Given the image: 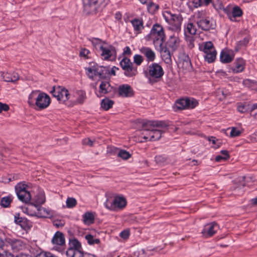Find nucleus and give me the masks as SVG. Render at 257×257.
Masks as SVG:
<instances>
[{
    "label": "nucleus",
    "instance_id": "9b49d317",
    "mask_svg": "<svg viewBox=\"0 0 257 257\" xmlns=\"http://www.w3.org/2000/svg\"><path fill=\"white\" fill-rule=\"evenodd\" d=\"M80 242L75 238L69 240V247L66 252L67 257H81L83 252Z\"/></svg>",
    "mask_w": 257,
    "mask_h": 257
},
{
    "label": "nucleus",
    "instance_id": "774afa93",
    "mask_svg": "<svg viewBox=\"0 0 257 257\" xmlns=\"http://www.w3.org/2000/svg\"><path fill=\"white\" fill-rule=\"evenodd\" d=\"M115 16H116V18L117 19H121V15L118 13H117L116 14H115Z\"/></svg>",
    "mask_w": 257,
    "mask_h": 257
},
{
    "label": "nucleus",
    "instance_id": "1a4fd4ad",
    "mask_svg": "<svg viewBox=\"0 0 257 257\" xmlns=\"http://www.w3.org/2000/svg\"><path fill=\"white\" fill-rule=\"evenodd\" d=\"M198 104V101L193 98H182L175 102L173 108L175 111L193 109L197 106Z\"/></svg>",
    "mask_w": 257,
    "mask_h": 257
},
{
    "label": "nucleus",
    "instance_id": "4d7b16f0",
    "mask_svg": "<svg viewBox=\"0 0 257 257\" xmlns=\"http://www.w3.org/2000/svg\"><path fill=\"white\" fill-rule=\"evenodd\" d=\"M9 109V106L6 104H4L2 102H0V113L3 111H8V110Z\"/></svg>",
    "mask_w": 257,
    "mask_h": 257
},
{
    "label": "nucleus",
    "instance_id": "f8f14e48",
    "mask_svg": "<svg viewBox=\"0 0 257 257\" xmlns=\"http://www.w3.org/2000/svg\"><path fill=\"white\" fill-rule=\"evenodd\" d=\"M105 207L111 211H117L123 209L126 205V200L123 196H117L114 197L111 201L107 200Z\"/></svg>",
    "mask_w": 257,
    "mask_h": 257
},
{
    "label": "nucleus",
    "instance_id": "20e7f679",
    "mask_svg": "<svg viewBox=\"0 0 257 257\" xmlns=\"http://www.w3.org/2000/svg\"><path fill=\"white\" fill-rule=\"evenodd\" d=\"M193 20L198 27L203 31H209L214 28V25L211 18L205 11H198L194 13Z\"/></svg>",
    "mask_w": 257,
    "mask_h": 257
},
{
    "label": "nucleus",
    "instance_id": "393cba45",
    "mask_svg": "<svg viewBox=\"0 0 257 257\" xmlns=\"http://www.w3.org/2000/svg\"><path fill=\"white\" fill-rule=\"evenodd\" d=\"M1 76L5 81L8 82H15L19 79V75L16 72H2Z\"/></svg>",
    "mask_w": 257,
    "mask_h": 257
},
{
    "label": "nucleus",
    "instance_id": "2eb2a0df",
    "mask_svg": "<svg viewBox=\"0 0 257 257\" xmlns=\"http://www.w3.org/2000/svg\"><path fill=\"white\" fill-rule=\"evenodd\" d=\"M53 96L61 103H64L70 99V94L67 89L65 88L58 86H54L51 91Z\"/></svg>",
    "mask_w": 257,
    "mask_h": 257
},
{
    "label": "nucleus",
    "instance_id": "a18cd8bd",
    "mask_svg": "<svg viewBox=\"0 0 257 257\" xmlns=\"http://www.w3.org/2000/svg\"><path fill=\"white\" fill-rule=\"evenodd\" d=\"M213 0H198L196 2H193L194 6L195 8H198L203 4L205 6H208L210 3H213Z\"/></svg>",
    "mask_w": 257,
    "mask_h": 257
},
{
    "label": "nucleus",
    "instance_id": "338daca9",
    "mask_svg": "<svg viewBox=\"0 0 257 257\" xmlns=\"http://www.w3.org/2000/svg\"><path fill=\"white\" fill-rule=\"evenodd\" d=\"M252 203L254 205H257V198L252 199L251 200Z\"/></svg>",
    "mask_w": 257,
    "mask_h": 257
},
{
    "label": "nucleus",
    "instance_id": "7ed1b4c3",
    "mask_svg": "<svg viewBox=\"0 0 257 257\" xmlns=\"http://www.w3.org/2000/svg\"><path fill=\"white\" fill-rule=\"evenodd\" d=\"M28 103L30 105H35L38 109L46 108L51 103L49 96L40 90H34L29 95Z\"/></svg>",
    "mask_w": 257,
    "mask_h": 257
},
{
    "label": "nucleus",
    "instance_id": "bb28decb",
    "mask_svg": "<svg viewBox=\"0 0 257 257\" xmlns=\"http://www.w3.org/2000/svg\"><path fill=\"white\" fill-rule=\"evenodd\" d=\"M160 48L161 56L162 60L166 64H170L172 62L171 52L166 47H159Z\"/></svg>",
    "mask_w": 257,
    "mask_h": 257
},
{
    "label": "nucleus",
    "instance_id": "8fccbe9b",
    "mask_svg": "<svg viewBox=\"0 0 257 257\" xmlns=\"http://www.w3.org/2000/svg\"><path fill=\"white\" fill-rule=\"evenodd\" d=\"M143 61L144 59L140 55L136 54L134 56V62L137 65H140Z\"/></svg>",
    "mask_w": 257,
    "mask_h": 257
},
{
    "label": "nucleus",
    "instance_id": "9d476101",
    "mask_svg": "<svg viewBox=\"0 0 257 257\" xmlns=\"http://www.w3.org/2000/svg\"><path fill=\"white\" fill-rule=\"evenodd\" d=\"M109 0H83L84 11L87 14L95 13L100 7H105Z\"/></svg>",
    "mask_w": 257,
    "mask_h": 257
},
{
    "label": "nucleus",
    "instance_id": "4c0bfd02",
    "mask_svg": "<svg viewBox=\"0 0 257 257\" xmlns=\"http://www.w3.org/2000/svg\"><path fill=\"white\" fill-rule=\"evenodd\" d=\"M99 93L106 94L110 91V85L107 82H102L99 86Z\"/></svg>",
    "mask_w": 257,
    "mask_h": 257
},
{
    "label": "nucleus",
    "instance_id": "c9c22d12",
    "mask_svg": "<svg viewBox=\"0 0 257 257\" xmlns=\"http://www.w3.org/2000/svg\"><path fill=\"white\" fill-rule=\"evenodd\" d=\"M113 104V101L107 98L102 100L101 102V107L104 110H107L112 107Z\"/></svg>",
    "mask_w": 257,
    "mask_h": 257
},
{
    "label": "nucleus",
    "instance_id": "ddd939ff",
    "mask_svg": "<svg viewBox=\"0 0 257 257\" xmlns=\"http://www.w3.org/2000/svg\"><path fill=\"white\" fill-rule=\"evenodd\" d=\"M27 185L24 182H21L15 186V190L17 196L20 200L28 203L31 200V195L27 189Z\"/></svg>",
    "mask_w": 257,
    "mask_h": 257
},
{
    "label": "nucleus",
    "instance_id": "3c124183",
    "mask_svg": "<svg viewBox=\"0 0 257 257\" xmlns=\"http://www.w3.org/2000/svg\"><path fill=\"white\" fill-rule=\"evenodd\" d=\"M89 53L90 52L88 49L83 48L81 49L79 53V55L81 57H83L84 58H87L88 57V55L89 54Z\"/></svg>",
    "mask_w": 257,
    "mask_h": 257
},
{
    "label": "nucleus",
    "instance_id": "4468645a",
    "mask_svg": "<svg viewBox=\"0 0 257 257\" xmlns=\"http://www.w3.org/2000/svg\"><path fill=\"white\" fill-rule=\"evenodd\" d=\"M51 243L53 245L52 250L63 252L65 246V239L63 233L57 231L51 239Z\"/></svg>",
    "mask_w": 257,
    "mask_h": 257
},
{
    "label": "nucleus",
    "instance_id": "13d9d810",
    "mask_svg": "<svg viewBox=\"0 0 257 257\" xmlns=\"http://www.w3.org/2000/svg\"><path fill=\"white\" fill-rule=\"evenodd\" d=\"M249 42V39L248 38H245L244 39L239 42L240 45L241 46H245Z\"/></svg>",
    "mask_w": 257,
    "mask_h": 257
},
{
    "label": "nucleus",
    "instance_id": "58836bf2",
    "mask_svg": "<svg viewBox=\"0 0 257 257\" xmlns=\"http://www.w3.org/2000/svg\"><path fill=\"white\" fill-rule=\"evenodd\" d=\"M85 239L88 243L90 245L99 244L100 242V239L96 238L91 234H88L85 236Z\"/></svg>",
    "mask_w": 257,
    "mask_h": 257
},
{
    "label": "nucleus",
    "instance_id": "aec40b11",
    "mask_svg": "<svg viewBox=\"0 0 257 257\" xmlns=\"http://www.w3.org/2000/svg\"><path fill=\"white\" fill-rule=\"evenodd\" d=\"M178 64L185 70H189L191 66V63L189 57L184 53L179 54Z\"/></svg>",
    "mask_w": 257,
    "mask_h": 257
},
{
    "label": "nucleus",
    "instance_id": "2f4dec72",
    "mask_svg": "<svg viewBox=\"0 0 257 257\" xmlns=\"http://www.w3.org/2000/svg\"><path fill=\"white\" fill-rule=\"evenodd\" d=\"M36 206L43 204L45 202V196L43 192H39L33 199Z\"/></svg>",
    "mask_w": 257,
    "mask_h": 257
},
{
    "label": "nucleus",
    "instance_id": "864d4df0",
    "mask_svg": "<svg viewBox=\"0 0 257 257\" xmlns=\"http://www.w3.org/2000/svg\"><path fill=\"white\" fill-rule=\"evenodd\" d=\"M130 231L129 230H123L122 231H121L120 233V236L124 239H127L130 236Z\"/></svg>",
    "mask_w": 257,
    "mask_h": 257
},
{
    "label": "nucleus",
    "instance_id": "f3484780",
    "mask_svg": "<svg viewBox=\"0 0 257 257\" xmlns=\"http://www.w3.org/2000/svg\"><path fill=\"white\" fill-rule=\"evenodd\" d=\"M167 15H164L166 21L174 27L173 29L175 30L176 31H180L183 20L181 16L179 14H173L170 12H167Z\"/></svg>",
    "mask_w": 257,
    "mask_h": 257
},
{
    "label": "nucleus",
    "instance_id": "6e6552de",
    "mask_svg": "<svg viewBox=\"0 0 257 257\" xmlns=\"http://www.w3.org/2000/svg\"><path fill=\"white\" fill-rule=\"evenodd\" d=\"M200 50L204 53L205 60L209 63L213 62L216 57L217 52L211 41L203 43L199 47Z\"/></svg>",
    "mask_w": 257,
    "mask_h": 257
},
{
    "label": "nucleus",
    "instance_id": "e433bc0d",
    "mask_svg": "<svg viewBox=\"0 0 257 257\" xmlns=\"http://www.w3.org/2000/svg\"><path fill=\"white\" fill-rule=\"evenodd\" d=\"M196 32V28L193 23H190L187 24L185 29V35L188 33L191 35H195Z\"/></svg>",
    "mask_w": 257,
    "mask_h": 257
},
{
    "label": "nucleus",
    "instance_id": "37998d69",
    "mask_svg": "<svg viewBox=\"0 0 257 257\" xmlns=\"http://www.w3.org/2000/svg\"><path fill=\"white\" fill-rule=\"evenodd\" d=\"M12 201V199L10 196L3 197L0 201V204L4 207H8L9 206Z\"/></svg>",
    "mask_w": 257,
    "mask_h": 257
},
{
    "label": "nucleus",
    "instance_id": "603ef678",
    "mask_svg": "<svg viewBox=\"0 0 257 257\" xmlns=\"http://www.w3.org/2000/svg\"><path fill=\"white\" fill-rule=\"evenodd\" d=\"M94 141L89 138H86L83 140L82 144L83 145L88 146L89 147L93 146Z\"/></svg>",
    "mask_w": 257,
    "mask_h": 257
},
{
    "label": "nucleus",
    "instance_id": "6e6d98bb",
    "mask_svg": "<svg viewBox=\"0 0 257 257\" xmlns=\"http://www.w3.org/2000/svg\"><path fill=\"white\" fill-rule=\"evenodd\" d=\"M36 257H57L49 252H41L38 254Z\"/></svg>",
    "mask_w": 257,
    "mask_h": 257
},
{
    "label": "nucleus",
    "instance_id": "f704fd0d",
    "mask_svg": "<svg viewBox=\"0 0 257 257\" xmlns=\"http://www.w3.org/2000/svg\"><path fill=\"white\" fill-rule=\"evenodd\" d=\"M83 220L85 224H92L94 222V216L91 212H86L83 215Z\"/></svg>",
    "mask_w": 257,
    "mask_h": 257
},
{
    "label": "nucleus",
    "instance_id": "bf43d9fd",
    "mask_svg": "<svg viewBox=\"0 0 257 257\" xmlns=\"http://www.w3.org/2000/svg\"><path fill=\"white\" fill-rule=\"evenodd\" d=\"M54 225H55L56 226L59 227H62L64 226V223H63L62 222H61V221H59V222H54Z\"/></svg>",
    "mask_w": 257,
    "mask_h": 257
},
{
    "label": "nucleus",
    "instance_id": "0e129e2a",
    "mask_svg": "<svg viewBox=\"0 0 257 257\" xmlns=\"http://www.w3.org/2000/svg\"><path fill=\"white\" fill-rule=\"evenodd\" d=\"M116 69L118 70V69L115 67H113L111 70L110 73L113 75H115Z\"/></svg>",
    "mask_w": 257,
    "mask_h": 257
},
{
    "label": "nucleus",
    "instance_id": "72a5a7b5",
    "mask_svg": "<svg viewBox=\"0 0 257 257\" xmlns=\"http://www.w3.org/2000/svg\"><path fill=\"white\" fill-rule=\"evenodd\" d=\"M212 5L217 11L223 10L225 13L229 15V11L227 8L223 7V4L220 0H213Z\"/></svg>",
    "mask_w": 257,
    "mask_h": 257
},
{
    "label": "nucleus",
    "instance_id": "5701e85b",
    "mask_svg": "<svg viewBox=\"0 0 257 257\" xmlns=\"http://www.w3.org/2000/svg\"><path fill=\"white\" fill-rule=\"evenodd\" d=\"M140 52L146 57L148 62H153L155 60V53L150 48L143 47L140 49Z\"/></svg>",
    "mask_w": 257,
    "mask_h": 257
},
{
    "label": "nucleus",
    "instance_id": "de8ad7c7",
    "mask_svg": "<svg viewBox=\"0 0 257 257\" xmlns=\"http://www.w3.org/2000/svg\"><path fill=\"white\" fill-rule=\"evenodd\" d=\"M117 156L123 160H127L131 157V155L126 151L121 150L119 151Z\"/></svg>",
    "mask_w": 257,
    "mask_h": 257
},
{
    "label": "nucleus",
    "instance_id": "4be33fe9",
    "mask_svg": "<svg viewBox=\"0 0 257 257\" xmlns=\"http://www.w3.org/2000/svg\"><path fill=\"white\" fill-rule=\"evenodd\" d=\"M7 241L15 251L20 250L25 247V243L21 239L10 238L8 239Z\"/></svg>",
    "mask_w": 257,
    "mask_h": 257
},
{
    "label": "nucleus",
    "instance_id": "49530a36",
    "mask_svg": "<svg viewBox=\"0 0 257 257\" xmlns=\"http://www.w3.org/2000/svg\"><path fill=\"white\" fill-rule=\"evenodd\" d=\"M228 131H230L229 136L232 138L238 137L241 134V132L239 130L233 127H231V128H228L226 130V132Z\"/></svg>",
    "mask_w": 257,
    "mask_h": 257
},
{
    "label": "nucleus",
    "instance_id": "a19ab883",
    "mask_svg": "<svg viewBox=\"0 0 257 257\" xmlns=\"http://www.w3.org/2000/svg\"><path fill=\"white\" fill-rule=\"evenodd\" d=\"M221 155L217 156L215 158L216 162H220L222 160H226L229 158L228 152L226 150H222L221 151Z\"/></svg>",
    "mask_w": 257,
    "mask_h": 257
},
{
    "label": "nucleus",
    "instance_id": "69168bd1",
    "mask_svg": "<svg viewBox=\"0 0 257 257\" xmlns=\"http://www.w3.org/2000/svg\"><path fill=\"white\" fill-rule=\"evenodd\" d=\"M238 110L241 112H244V107L243 106H239L238 107Z\"/></svg>",
    "mask_w": 257,
    "mask_h": 257
},
{
    "label": "nucleus",
    "instance_id": "a211bd4d",
    "mask_svg": "<svg viewBox=\"0 0 257 257\" xmlns=\"http://www.w3.org/2000/svg\"><path fill=\"white\" fill-rule=\"evenodd\" d=\"M218 229L219 226L218 224L214 222H212L204 226L201 233L205 238L210 237L214 235Z\"/></svg>",
    "mask_w": 257,
    "mask_h": 257
},
{
    "label": "nucleus",
    "instance_id": "052dcab7",
    "mask_svg": "<svg viewBox=\"0 0 257 257\" xmlns=\"http://www.w3.org/2000/svg\"><path fill=\"white\" fill-rule=\"evenodd\" d=\"M209 141L212 144L215 145L216 143V139L215 137H211V138H209L208 139Z\"/></svg>",
    "mask_w": 257,
    "mask_h": 257
},
{
    "label": "nucleus",
    "instance_id": "f03ea898",
    "mask_svg": "<svg viewBox=\"0 0 257 257\" xmlns=\"http://www.w3.org/2000/svg\"><path fill=\"white\" fill-rule=\"evenodd\" d=\"M90 41L96 52L105 60L115 57L116 54L115 48L105 41L98 38H92Z\"/></svg>",
    "mask_w": 257,
    "mask_h": 257
},
{
    "label": "nucleus",
    "instance_id": "c03bdc74",
    "mask_svg": "<svg viewBox=\"0 0 257 257\" xmlns=\"http://www.w3.org/2000/svg\"><path fill=\"white\" fill-rule=\"evenodd\" d=\"M66 206L68 208L74 207L77 204L76 200L73 197H68L66 201Z\"/></svg>",
    "mask_w": 257,
    "mask_h": 257
},
{
    "label": "nucleus",
    "instance_id": "423d86ee",
    "mask_svg": "<svg viewBox=\"0 0 257 257\" xmlns=\"http://www.w3.org/2000/svg\"><path fill=\"white\" fill-rule=\"evenodd\" d=\"M148 40L152 41L155 47H161L165 40L163 28L158 24H155L147 36Z\"/></svg>",
    "mask_w": 257,
    "mask_h": 257
},
{
    "label": "nucleus",
    "instance_id": "79ce46f5",
    "mask_svg": "<svg viewBox=\"0 0 257 257\" xmlns=\"http://www.w3.org/2000/svg\"><path fill=\"white\" fill-rule=\"evenodd\" d=\"M147 9L149 13H154L159 9V6L154 3L152 0L147 5Z\"/></svg>",
    "mask_w": 257,
    "mask_h": 257
},
{
    "label": "nucleus",
    "instance_id": "f257e3e1",
    "mask_svg": "<svg viewBox=\"0 0 257 257\" xmlns=\"http://www.w3.org/2000/svg\"><path fill=\"white\" fill-rule=\"evenodd\" d=\"M168 126L164 121H148L144 124L143 138L146 141L159 140L164 132L161 128H166Z\"/></svg>",
    "mask_w": 257,
    "mask_h": 257
},
{
    "label": "nucleus",
    "instance_id": "39448f33",
    "mask_svg": "<svg viewBox=\"0 0 257 257\" xmlns=\"http://www.w3.org/2000/svg\"><path fill=\"white\" fill-rule=\"evenodd\" d=\"M144 73L151 83L159 81L164 74L162 67L157 63H153L149 65Z\"/></svg>",
    "mask_w": 257,
    "mask_h": 257
},
{
    "label": "nucleus",
    "instance_id": "680f3d73",
    "mask_svg": "<svg viewBox=\"0 0 257 257\" xmlns=\"http://www.w3.org/2000/svg\"><path fill=\"white\" fill-rule=\"evenodd\" d=\"M143 5H147L151 0H139Z\"/></svg>",
    "mask_w": 257,
    "mask_h": 257
},
{
    "label": "nucleus",
    "instance_id": "6ab92c4d",
    "mask_svg": "<svg viewBox=\"0 0 257 257\" xmlns=\"http://www.w3.org/2000/svg\"><path fill=\"white\" fill-rule=\"evenodd\" d=\"M234 57V53L233 51L229 49L223 50L220 56V59L221 62L223 63H228L231 62Z\"/></svg>",
    "mask_w": 257,
    "mask_h": 257
},
{
    "label": "nucleus",
    "instance_id": "c85d7f7f",
    "mask_svg": "<svg viewBox=\"0 0 257 257\" xmlns=\"http://www.w3.org/2000/svg\"><path fill=\"white\" fill-rule=\"evenodd\" d=\"M23 212L28 215L36 216L37 206L34 203L28 205L27 207L22 208Z\"/></svg>",
    "mask_w": 257,
    "mask_h": 257
},
{
    "label": "nucleus",
    "instance_id": "c756f323",
    "mask_svg": "<svg viewBox=\"0 0 257 257\" xmlns=\"http://www.w3.org/2000/svg\"><path fill=\"white\" fill-rule=\"evenodd\" d=\"M51 215L50 210L37 206L36 216L38 217H47Z\"/></svg>",
    "mask_w": 257,
    "mask_h": 257
},
{
    "label": "nucleus",
    "instance_id": "5fc2aeb1",
    "mask_svg": "<svg viewBox=\"0 0 257 257\" xmlns=\"http://www.w3.org/2000/svg\"><path fill=\"white\" fill-rule=\"evenodd\" d=\"M132 54V51L131 49L128 46L125 47L123 49V53L122 55L124 57H126V56H130Z\"/></svg>",
    "mask_w": 257,
    "mask_h": 257
},
{
    "label": "nucleus",
    "instance_id": "a878e982",
    "mask_svg": "<svg viewBox=\"0 0 257 257\" xmlns=\"http://www.w3.org/2000/svg\"><path fill=\"white\" fill-rule=\"evenodd\" d=\"M133 90L128 84H123L118 87V93L122 97H129L132 95Z\"/></svg>",
    "mask_w": 257,
    "mask_h": 257
},
{
    "label": "nucleus",
    "instance_id": "e2e57ef3",
    "mask_svg": "<svg viewBox=\"0 0 257 257\" xmlns=\"http://www.w3.org/2000/svg\"><path fill=\"white\" fill-rule=\"evenodd\" d=\"M251 111L256 110V112H257V103L252 104V105L251 106Z\"/></svg>",
    "mask_w": 257,
    "mask_h": 257
},
{
    "label": "nucleus",
    "instance_id": "cd10ccee",
    "mask_svg": "<svg viewBox=\"0 0 257 257\" xmlns=\"http://www.w3.org/2000/svg\"><path fill=\"white\" fill-rule=\"evenodd\" d=\"M134 30L137 34L141 33L144 29L143 21L142 19H134L131 21Z\"/></svg>",
    "mask_w": 257,
    "mask_h": 257
},
{
    "label": "nucleus",
    "instance_id": "dca6fc26",
    "mask_svg": "<svg viewBox=\"0 0 257 257\" xmlns=\"http://www.w3.org/2000/svg\"><path fill=\"white\" fill-rule=\"evenodd\" d=\"M120 65L124 70V75L127 77H134L138 73L137 68L133 67V63L130 59L126 57H124L120 61Z\"/></svg>",
    "mask_w": 257,
    "mask_h": 257
},
{
    "label": "nucleus",
    "instance_id": "412c9836",
    "mask_svg": "<svg viewBox=\"0 0 257 257\" xmlns=\"http://www.w3.org/2000/svg\"><path fill=\"white\" fill-rule=\"evenodd\" d=\"M180 45V39L176 35H173L170 37L167 42V46L168 48L171 49L172 52L176 51Z\"/></svg>",
    "mask_w": 257,
    "mask_h": 257
},
{
    "label": "nucleus",
    "instance_id": "b1692460",
    "mask_svg": "<svg viewBox=\"0 0 257 257\" xmlns=\"http://www.w3.org/2000/svg\"><path fill=\"white\" fill-rule=\"evenodd\" d=\"M234 66L231 68L232 72L237 73L242 72L245 68V61L241 58H237L234 62Z\"/></svg>",
    "mask_w": 257,
    "mask_h": 257
},
{
    "label": "nucleus",
    "instance_id": "ea45409f",
    "mask_svg": "<svg viewBox=\"0 0 257 257\" xmlns=\"http://www.w3.org/2000/svg\"><path fill=\"white\" fill-rule=\"evenodd\" d=\"M243 84L251 89L257 91V82L249 79H246L243 81Z\"/></svg>",
    "mask_w": 257,
    "mask_h": 257
},
{
    "label": "nucleus",
    "instance_id": "0eeeda50",
    "mask_svg": "<svg viewBox=\"0 0 257 257\" xmlns=\"http://www.w3.org/2000/svg\"><path fill=\"white\" fill-rule=\"evenodd\" d=\"M85 70L88 77L93 80L104 78L107 71L105 67L99 66L94 63H90V66L86 68Z\"/></svg>",
    "mask_w": 257,
    "mask_h": 257
},
{
    "label": "nucleus",
    "instance_id": "7c9ffc66",
    "mask_svg": "<svg viewBox=\"0 0 257 257\" xmlns=\"http://www.w3.org/2000/svg\"><path fill=\"white\" fill-rule=\"evenodd\" d=\"M76 99L74 100L75 104H82L86 99L85 92L82 90L77 91L76 92Z\"/></svg>",
    "mask_w": 257,
    "mask_h": 257
},
{
    "label": "nucleus",
    "instance_id": "473e14b6",
    "mask_svg": "<svg viewBox=\"0 0 257 257\" xmlns=\"http://www.w3.org/2000/svg\"><path fill=\"white\" fill-rule=\"evenodd\" d=\"M242 15V10L238 7H235L233 8L231 14L229 12V15H228L231 21H233V19H235L236 17H240Z\"/></svg>",
    "mask_w": 257,
    "mask_h": 257
},
{
    "label": "nucleus",
    "instance_id": "09e8293b",
    "mask_svg": "<svg viewBox=\"0 0 257 257\" xmlns=\"http://www.w3.org/2000/svg\"><path fill=\"white\" fill-rule=\"evenodd\" d=\"M185 39L187 44L188 47L190 49H192L194 47V39L192 36L185 35Z\"/></svg>",
    "mask_w": 257,
    "mask_h": 257
}]
</instances>
